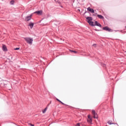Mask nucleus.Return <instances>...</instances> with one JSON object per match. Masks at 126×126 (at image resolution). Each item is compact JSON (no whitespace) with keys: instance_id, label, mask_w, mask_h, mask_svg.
<instances>
[{"instance_id":"21","label":"nucleus","mask_w":126,"mask_h":126,"mask_svg":"<svg viewBox=\"0 0 126 126\" xmlns=\"http://www.w3.org/2000/svg\"><path fill=\"white\" fill-rule=\"evenodd\" d=\"M20 48H15L14 50H19Z\"/></svg>"},{"instance_id":"23","label":"nucleus","mask_w":126,"mask_h":126,"mask_svg":"<svg viewBox=\"0 0 126 126\" xmlns=\"http://www.w3.org/2000/svg\"><path fill=\"white\" fill-rule=\"evenodd\" d=\"M93 46L94 47V48H96V44H94Z\"/></svg>"},{"instance_id":"12","label":"nucleus","mask_w":126,"mask_h":126,"mask_svg":"<svg viewBox=\"0 0 126 126\" xmlns=\"http://www.w3.org/2000/svg\"><path fill=\"white\" fill-rule=\"evenodd\" d=\"M69 51L71 53H74V54H77V51H76L69 50Z\"/></svg>"},{"instance_id":"25","label":"nucleus","mask_w":126,"mask_h":126,"mask_svg":"<svg viewBox=\"0 0 126 126\" xmlns=\"http://www.w3.org/2000/svg\"><path fill=\"white\" fill-rule=\"evenodd\" d=\"M79 11H80V10H79Z\"/></svg>"},{"instance_id":"2","label":"nucleus","mask_w":126,"mask_h":126,"mask_svg":"<svg viewBox=\"0 0 126 126\" xmlns=\"http://www.w3.org/2000/svg\"><path fill=\"white\" fill-rule=\"evenodd\" d=\"M86 19L88 20L87 22L91 26H94V23L92 22V20H93L92 17H88L86 18Z\"/></svg>"},{"instance_id":"10","label":"nucleus","mask_w":126,"mask_h":126,"mask_svg":"<svg viewBox=\"0 0 126 126\" xmlns=\"http://www.w3.org/2000/svg\"><path fill=\"white\" fill-rule=\"evenodd\" d=\"M97 16L100 19H104V17L103 16H102V15H97Z\"/></svg>"},{"instance_id":"7","label":"nucleus","mask_w":126,"mask_h":126,"mask_svg":"<svg viewBox=\"0 0 126 126\" xmlns=\"http://www.w3.org/2000/svg\"><path fill=\"white\" fill-rule=\"evenodd\" d=\"M31 18H32V15L27 16V17L26 18V20L27 21H29V20H31Z\"/></svg>"},{"instance_id":"13","label":"nucleus","mask_w":126,"mask_h":126,"mask_svg":"<svg viewBox=\"0 0 126 126\" xmlns=\"http://www.w3.org/2000/svg\"><path fill=\"white\" fill-rule=\"evenodd\" d=\"M47 109H48V108H47V107L45 108L42 111L43 114H45V113L46 112H47Z\"/></svg>"},{"instance_id":"8","label":"nucleus","mask_w":126,"mask_h":126,"mask_svg":"<svg viewBox=\"0 0 126 126\" xmlns=\"http://www.w3.org/2000/svg\"><path fill=\"white\" fill-rule=\"evenodd\" d=\"M34 13H37L38 15H42L43 12L42 11H37L35 12Z\"/></svg>"},{"instance_id":"18","label":"nucleus","mask_w":126,"mask_h":126,"mask_svg":"<svg viewBox=\"0 0 126 126\" xmlns=\"http://www.w3.org/2000/svg\"><path fill=\"white\" fill-rule=\"evenodd\" d=\"M96 26H98V27H101L102 25L100 24V23H98Z\"/></svg>"},{"instance_id":"11","label":"nucleus","mask_w":126,"mask_h":126,"mask_svg":"<svg viewBox=\"0 0 126 126\" xmlns=\"http://www.w3.org/2000/svg\"><path fill=\"white\" fill-rule=\"evenodd\" d=\"M29 26H30L31 29H32L33 28V26H34V23H31L29 24Z\"/></svg>"},{"instance_id":"19","label":"nucleus","mask_w":126,"mask_h":126,"mask_svg":"<svg viewBox=\"0 0 126 126\" xmlns=\"http://www.w3.org/2000/svg\"><path fill=\"white\" fill-rule=\"evenodd\" d=\"M76 126H80V123H77Z\"/></svg>"},{"instance_id":"20","label":"nucleus","mask_w":126,"mask_h":126,"mask_svg":"<svg viewBox=\"0 0 126 126\" xmlns=\"http://www.w3.org/2000/svg\"><path fill=\"white\" fill-rule=\"evenodd\" d=\"M29 126H34V125L33 124H32L31 123L29 124Z\"/></svg>"},{"instance_id":"15","label":"nucleus","mask_w":126,"mask_h":126,"mask_svg":"<svg viewBox=\"0 0 126 126\" xmlns=\"http://www.w3.org/2000/svg\"><path fill=\"white\" fill-rule=\"evenodd\" d=\"M56 100L57 101H58V102H60V103H61V104H62L63 105H64V103H63V102H62V101L60 100V99L57 98Z\"/></svg>"},{"instance_id":"17","label":"nucleus","mask_w":126,"mask_h":126,"mask_svg":"<svg viewBox=\"0 0 126 126\" xmlns=\"http://www.w3.org/2000/svg\"><path fill=\"white\" fill-rule=\"evenodd\" d=\"M98 23H98V22L95 21V23H94V26H97V25H98Z\"/></svg>"},{"instance_id":"9","label":"nucleus","mask_w":126,"mask_h":126,"mask_svg":"<svg viewBox=\"0 0 126 126\" xmlns=\"http://www.w3.org/2000/svg\"><path fill=\"white\" fill-rule=\"evenodd\" d=\"M2 50L3 51H7V48H6V46H5V45H3Z\"/></svg>"},{"instance_id":"22","label":"nucleus","mask_w":126,"mask_h":126,"mask_svg":"<svg viewBox=\"0 0 126 126\" xmlns=\"http://www.w3.org/2000/svg\"><path fill=\"white\" fill-rule=\"evenodd\" d=\"M56 2H60V1L59 0H55Z\"/></svg>"},{"instance_id":"5","label":"nucleus","mask_w":126,"mask_h":126,"mask_svg":"<svg viewBox=\"0 0 126 126\" xmlns=\"http://www.w3.org/2000/svg\"><path fill=\"white\" fill-rule=\"evenodd\" d=\"M103 30H105L106 31H108L109 32H111V31H112V30L108 28V27L103 28Z\"/></svg>"},{"instance_id":"1","label":"nucleus","mask_w":126,"mask_h":126,"mask_svg":"<svg viewBox=\"0 0 126 126\" xmlns=\"http://www.w3.org/2000/svg\"><path fill=\"white\" fill-rule=\"evenodd\" d=\"M24 39L25 40V41H26L28 44H29L30 45H32L33 43V38L31 37H25Z\"/></svg>"},{"instance_id":"4","label":"nucleus","mask_w":126,"mask_h":126,"mask_svg":"<svg viewBox=\"0 0 126 126\" xmlns=\"http://www.w3.org/2000/svg\"><path fill=\"white\" fill-rule=\"evenodd\" d=\"M92 114H93L94 119H97V113H96V112L95 111V110H92Z\"/></svg>"},{"instance_id":"24","label":"nucleus","mask_w":126,"mask_h":126,"mask_svg":"<svg viewBox=\"0 0 126 126\" xmlns=\"http://www.w3.org/2000/svg\"><path fill=\"white\" fill-rule=\"evenodd\" d=\"M103 67H106V64H103Z\"/></svg>"},{"instance_id":"6","label":"nucleus","mask_w":126,"mask_h":126,"mask_svg":"<svg viewBox=\"0 0 126 126\" xmlns=\"http://www.w3.org/2000/svg\"><path fill=\"white\" fill-rule=\"evenodd\" d=\"M87 10H88V11H90V12H91L92 13H94V12H95L94 11V9L90 8V7H89L88 8H87Z\"/></svg>"},{"instance_id":"14","label":"nucleus","mask_w":126,"mask_h":126,"mask_svg":"<svg viewBox=\"0 0 126 126\" xmlns=\"http://www.w3.org/2000/svg\"><path fill=\"white\" fill-rule=\"evenodd\" d=\"M107 123L108 124V125H115V124L112 121H108Z\"/></svg>"},{"instance_id":"16","label":"nucleus","mask_w":126,"mask_h":126,"mask_svg":"<svg viewBox=\"0 0 126 126\" xmlns=\"http://www.w3.org/2000/svg\"><path fill=\"white\" fill-rule=\"evenodd\" d=\"M10 4H14V0H11L10 2Z\"/></svg>"},{"instance_id":"3","label":"nucleus","mask_w":126,"mask_h":126,"mask_svg":"<svg viewBox=\"0 0 126 126\" xmlns=\"http://www.w3.org/2000/svg\"><path fill=\"white\" fill-rule=\"evenodd\" d=\"M87 122L88 123H90V124H92V117H91L90 115L88 116Z\"/></svg>"}]
</instances>
